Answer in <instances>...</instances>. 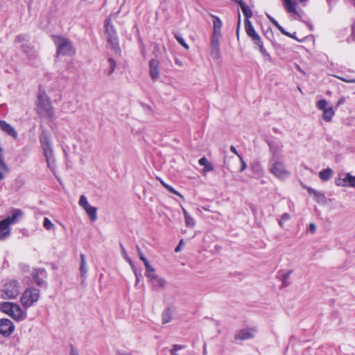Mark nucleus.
<instances>
[{"label":"nucleus","mask_w":355,"mask_h":355,"mask_svg":"<svg viewBox=\"0 0 355 355\" xmlns=\"http://www.w3.org/2000/svg\"><path fill=\"white\" fill-rule=\"evenodd\" d=\"M37 112L42 117L53 119L54 110L45 92H40L37 96Z\"/></svg>","instance_id":"2"},{"label":"nucleus","mask_w":355,"mask_h":355,"mask_svg":"<svg viewBox=\"0 0 355 355\" xmlns=\"http://www.w3.org/2000/svg\"><path fill=\"white\" fill-rule=\"evenodd\" d=\"M290 218V215L288 214H284L282 216V220H284V221H286L288 220H289Z\"/></svg>","instance_id":"58"},{"label":"nucleus","mask_w":355,"mask_h":355,"mask_svg":"<svg viewBox=\"0 0 355 355\" xmlns=\"http://www.w3.org/2000/svg\"><path fill=\"white\" fill-rule=\"evenodd\" d=\"M269 164V171L275 178L284 180L290 177V171L287 170L285 164L279 159H270Z\"/></svg>","instance_id":"5"},{"label":"nucleus","mask_w":355,"mask_h":355,"mask_svg":"<svg viewBox=\"0 0 355 355\" xmlns=\"http://www.w3.org/2000/svg\"><path fill=\"white\" fill-rule=\"evenodd\" d=\"M161 183L162 184L168 191H170L171 193H174L178 196H180V198H183V196L178 191H176L175 189H174V188H173L172 187H171L170 185L166 184L164 181L161 180Z\"/></svg>","instance_id":"46"},{"label":"nucleus","mask_w":355,"mask_h":355,"mask_svg":"<svg viewBox=\"0 0 355 355\" xmlns=\"http://www.w3.org/2000/svg\"><path fill=\"white\" fill-rule=\"evenodd\" d=\"M267 15V17L268 18V19L270 20V21L275 26L278 30L282 33L284 34V35H286L288 37H292V38H294V36L291 34L290 33L286 31L284 28L280 26V24L278 23V21L277 20H275L272 17H271L270 15Z\"/></svg>","instance_id":"26"},{"label":"nucleus","mask_w":355,"mask_h":355,"mask_svg":"<svg viewBox=\"0 0 355 355\" xmlns=\"http://www.w3.org/2000/svg\"><path fill=\"white\" fill-rule=\"evenodd\" d=\"M35 282H36L37 284L40 286H42L45 284V282L40 278L38 279H37Z\"/></svg>","instance_id":"59"},{"label":"nucleus","mask_w":355,"mask_h":355,"mask_svg":"<svg viewBox=\"0 0 355 355\" xmlns=\"http://www.w3.org/2000/svg\"><path fill=\"white\" fill-rule=\"evenodd\" d=\"M105 33L107 35V42L110 44L111 49L115 53H119L120 51V47L119 44V39L117 37V33L111 24V21L110 19H107L105 21Z\"/></svg>","instance_id":"7"},{"label":"nucleus","mask_w":355,"mask_h":355,"mask_svg":"<svg viewBox=\"0 0 355 355\" xmlns=\"http://www.w3.org/2000/svg\"><path fill=\"white\" fill-rule=\"evenodd\" d=\"M8 171V168L3 159L0 157V182L2 181Z\"/></svg>","instance_id":"37"},{"label":"nucleus","mask_w":355,"mask_h":355,"mask_svg":"<svg viewBox=\"0 0 355 355\" xmlns=\"http://www.w3.org/2000/svg\"><path fill=\"white\" fill-rule=\"evenodd\" d=\"M30 58H33L37 57V53L34 50L33 47L31 46L29 44L26 43L20 45L19 46Z\"/></svg>","instance_id":"20"},{"label":"nucleus","mask_w":355,"mask_h":355,"mask_svg":"<svg viewBox=\"0 0 355 355\" xmlns=\"http://www.w3.org/2000/svg\"><path fill=\"white\" fill-rule=\"evenodd\" d=\"M0 311L10 316L17 321H22L26 317L19 305L10 302H3L0 303Z\"/></svg>","instance_id":"4"},{"label":"nucleus","mask_w":355,"mask_h":355,"mask_svg":"<svg viewBox=\"0 0 355 355\" xmlns=\"http://www.w3.org/2000/svg\"><path fill=\"white\" fill-rule=\"evenodd\" d=\"M224 166L229 171H232L235 169V166L234 165V163L237 162V160L234 157H224Z\"/></svg>","instance_id":"31"},{"label":"nucleus","mask_w":355,"mask_h":355,"mask_svg":"<svg viewBox=\"0 0 355 355\" xmlns=\"http://www.w3.org/2000/svg\"><path fill=\"white\" fill-rule=\"evenodd\" d=\"M185 345H173L170 350L171 355H180L178 351L185 349Z\"/></svg>","instance_id":"44"},{"label":"nucleus","mask_w":355,"mask_h":355,"mask_svg":"<svg viewBox=\"0 0 355 355\" xmlns=\"http://www.w3.org/2000/svg\"><path fill=\"white\" fill-rule=\"evenodd\" d=\"M146 269L145 275L146 277L148 278V281L150 282L153 279H154L155 277H157L158 275L155 272V270L153 267L151 266V265L149 263L144 266Z\"/></svg>","instance_id":"24"},{"label":"nucleus","mask_w":355,"mask_h":355,"mask_svg":"<svg viewBox=\"0 0 355 355\" xmlns=\"http://www.w3.org/2000/svg\"><path fill=\"white\" fill-rule=\"evenodd\" d=\"M254 44L259 47L260 52L261 53L263 57L268 61L270 62L272 60L271 56L267 52L266 49L263 45V42L261 40H260V43L254 42Z\"/></svg>","instance_id":"36"},{"label":"nucleus","mask_w":355,"mask_h":355,"mask_svg":"<svg viewBox=\"0 0 355 355\" xmlns=\"http://www.w3.org/2000/svg\"><path fill=\"white\" fill-rule=\"evenodd\" d=\"M152 286L157 290L159 288H163L166 286V280L164 278H162L159 276L155 277L154 279L150 282Z\"/></svg>","instance_id":"23"},{"label":"nucleus","mask_w":355,"mask_h":355,"mask_svg":"<svg viewBox=\"0 0 355 355\" xmlns=\"http://www.w3.org/2000/svg\"><path fill=\"white\" fill-rule=\"evenodd\" d=\"M175 64L178 65L179 67H182L183 66V63L182 61H180L179 59L176 58L175 60Z\"/></svg>","instance_id":"62"},{"label":"nucleus","mask_w":355,"mask_h":355,"mask_svg":"<svg viewBox=\"0 0 355 355\" xmlns=\"http://www.w3.org/2000/svg\"><path fill=\"white\" fill-rule=\"evenodd\" d=\"M23 216V211L19 209H13L12 216L7 217L3 220L10 227L11 225L15 224L19 219Z\"/></svg>","instance_id":"16"},{"label":"nucleus","mask_w":355,"mask_h":355,"mask_svg":"<svg viewBox=\"0 0 355 355\" xmlns=\"http://www.w3.org/2000/svg\"><path fill=\"white\" fill-rule=\"evenodd\" d=\"M211 55L214 60L219 59L220 57V46L211 47Z\"/></svg>","instance_id":"43"},{"label":"nucleus","mask_w":355,"mask_h":355,"mask_svg":"<svg viewBox=\"0 0 355 355\" xmlns=\"http://www.w3.org/2000/svg\"><path fill=\"white\" fill-rule=\"evenodd\" d=\"M10 227L3 221H0V241L8 238L10 235Z\"/></svg>","instance_id":"19"},{"label":"nucleus","mask_w":355,"mask_h":355,"mask_svg":"<svg viewBox=\"0 0 355 355\" xmlns=\"http://www.w3.org/2000/svg\"><path fill=\"white\" fill-rule=\"evenodd\" d=\"M338 78L342 80L343 81H344L345 83H355V79H345L344 78H340V77H338Z\"/></svg>","instance_id":"56"},{"label":"nucleus","mask_w":355,"mask_h":355,"mask_svg":"<svg viewBox=\"0 0 355 355\" xmlns=\"http://www.w3.org/2000/svg\"><path fill=\"white\" fill-rule=\"evenodd\" d=\"M53 38L57 46L58 55H72L75 53V49L70 40L61 36H53Z\"/></svg>","instance_id":"6"},{"label":"nucleus","mask_w":355,"mask_h":355,"mask_svg":"<svg viewBox=\"0 0 355 355\" xmlns=\"http://www.w3.org/2000/svg\"><path fill=\"white\" fill-rule=\"evenodd\" d=\"M79 205L83 209L89 205L87 198L85 196H81L79 200Z\"/></svg>","instance_id":"51"},{"label":"nucleus","mask_w":355,"mask_h":355,"mask_svg":"<svg viewBox=\"0 0 355 355\" xmlns=\"http://www.w3.org/2000/svg\"><path fill=\"white\" fill-rule=\"evenodd\" d=\"M121 250H122V254H123V257L129 263V264L131 266V268H135V265H134L133 262L132 261V260L130 259V258L128 256L124 247L122 245H121Z\"/></svg>","instance_id":"48"},{"label":"nucleus","mask_w":355,"mask_h":355,"mask_svg":"<svg viewBox=\"0 0 355 355\" xmlns=\"http://www.w3.org/2000/svg\"><path fill=\"white\" fill-rule=\"evenodd\" d=\"M345 102V97H342L340 98L338 102H337V106H339L342 104H343Z\"/></svg>","instance_id":"61"},{"label":"nucleus","mask_w":355,"mask_h":355,"mask_svg":"<svg viewBox=\"0 0 355 355\" xmlns=\"http://www.w3.org/2000/svg\"><path fill=\"white\" fill-rule=\"evenodd\" d=\"M40 142L46 158L48 167L54 172L55 167V159L53 154L50 133L43 130L40 135Z\"/></svg>","instance_id":"1"},{"label":"nucleus","mask_w":355,"mask_h":355,"mask_svg":"<svg viewBox=\"0 0 355 355\" xmlns=\"http://www.w3.org/2000/svg\"><path fill=\"white\" fill-rule=\"evenodd\" d=\"M159 62L157 59H152L149 62L150 74L153 80H157L159 77Z\"/></svg>","instance_id":"14"},{"label":"nucleus","mask_w":355,"mask_h":355,"mask_svg":"<svg viewBox=\"0 0 355 355\" xmlns=\"http://www.w3.org/2000/svg\"><path fill=\"white\" fill-rule=\"evenodd\" d=\"M333 175V171L328 168L319 172V177L322 181L329 180Z\"/></svg>","instance_id":"35"},{"label":"nucleus","mask_w":355,"mask_h":355,"mask_svg":"<svg viewBox=\"0 0 355 355\" xmlns=\"http://www.w3.org/2000/svg\"><path fill=\"white\" fill-rule=\"evenodd\" d=\"M267 15V17L268 18V19L270 20V21L275 26L278 30L282 33L284 34V35H286L288 37H292V38H294V36L291 34L290 33L286 31L284 28L280 26V24L278 23V21L277 20H275L272 17H271L270 15Z\"/></svg>","instance_id":"25"},{"label":"nucleus","mask_w":355,"mask_h":355,"mask_svg":"<svg viewBox=\"0 0 355 355\" xmlns=\"http://www.w3.org/2000/svg\"><path fill=\"white\" fill-rule=\"evenodd\" d=\"M327 101L324 99L320 100L317 103V107L323 112L322 116L324 120L326 121H330L335 112L331 107H327Z\"/></svg>","instance_id":"9"},{"label":"nucleus","mask_w":355,"mask_h":355,"mask_svg":"<svg viewBox=\"0 0 355 355\" xmlns=\"http://www.w3.org/2000/svg\"><path fill=\"white\" fill-rule=\"evenodd\" d=\"M316 230V226L315 224L313 223H311L309 225V230L311 232H314Z\"/></svg>","instance_id":"60"},{"label":"nucleus","mask_w":355,"mask_h":355,"mask_svg":"<svg viewBox=\"0 0 355 355\" xmlns=\"http://www.w3.org/2000/svg\"><path fill=\"white\" fill-rule=\"evenodd\" d=\"M183 244H184V241L182 239H181L179 244L177 245V247L175 249V252H178L182 250Z\"/></svg>","instance_id":"55"},{"label":"nucleus","mask_w":355,"mask_h":355,"mask_svg":"<svg viewBox=\"0 0 355 355\" xmlns=\"http://www.w3.org/2000/svg\"><path fill=\"white\" fill-rule=\"evenodd\" d=\"M245 24V28L247 35L251 37L252 41L254 42L260 43L261 37L258 35V33L256 32L255 29L254 28L251 21L248 19H245L244 21Z\"/></svg>","instance_id":"11"},{"label":"nucleus","mask_w":355,"mask_h":355,"mask_svg":"<svg viewBox=\"0 0 355 355\" xmlns=\"http://www.w3.org/2000/svg\"><path fill=\"white\" fill-rule=\"evenodd\" d=\"M137 250L139 259L144 262V266L146 265V264L149 263V261L145 257L144 254L142 253V252L139 246H137Z\"/></svg>","instance_id":"50"},{"label":"nucleus","mask_w":355,"mask_h":355,"mask_svg":"<svg viewBox=\"0 0 355 355\" xmlns=\"http://www.w3.org/2000/svg\"><path fill=\"white\" fill-rule=\"evenodd\" d=\"M133 272H134V274L135 275V277H136V285H137L139 283V281H140V275H139L137 273V269L135 267V268H132Z\"/></svg>","instance_id":"54"},{"label":"nucleus","mask_w":355,"mask_h":355,"mask_svg":"<svg viewBox=\"0 0 355 355\" xmlns=\"http://www.w3.org/2000/svg\"><path fill=\"white\" fill-rule=\"evenodd\" d=\"M175 37L176 40L178 42V43L182 46L184 49H189V45L185 42L184 40L182 37L181 34L180 33H175Z\"/></svg>","instance_id":"45"},{"label":"nucleus","mask_w":355,"mask_h":355,"mask_svg":"<svg viewBox=\"0 0 355 355\" xmlns=\"http://www.w3.org/2000/svg\"><path fill=\"white\" fill-rule=\"evenodd\" d=\"M43 225L44 228L47 230H51L54 226V225L48 218H44Z\"/></svg>","instance_id":"49"},{"label":"nucleus","mask_w":355,"mask_h":355,"mask_svg":"<svg viewBox=\"0 0 355 355\" xmlns=\"http://www.w3.org/2000/svg\"><path fill=\"white\" fill-rule=\"evenodd\" d=\"M0 129L7 135L12 137L14 139H17L18 137V134L15 129L5 121H0Z\"/></svg>","instance_id":"15"},{"label":"nucleus","mask_w":355,"mask_h":355,"mask_svg":"<svg viewBox=\"0 0 355 355\" xmlns=\"http://www.w3.org/2000/svg\"><path fill=\"white\" fill-rule=\"evenodd\" d=\"M185 224L188 227L193 228L196 225L194 218L190 215H187L184 217Z\"/></svg>","instance_id":"42"},{"label":"nucleus","mask_w":355,"mask_h":355,"mask_svg":"<svg viewBox=\"0 0 355 355\" xmlns=\"http://www.w3.org/2000/svg\"><path fill=\"white\" fill-rule=\"evenodd\" d=\"M267 15V17L268 18V19L270 20V21L275 26L278 30L282 33L284 34V35H286L288 37H292V38H294V36L291 34L290 33L286 31L284 28L280 26V24L278 23V21L277 20H275L272 17H271L270 15Z\"/></svg>","instance_id":"28"},{"label":"nucleus","mask_w":355,"mask_h":355,"mask_svg":"<svg viewBox=\"0 0 355 355\" xmlns=\"http://www.w3.org/2000/svg\"><path fill=\"white\" fill-rule=\"evenodd\" d=\"M70 355H78L77 351L74 348H71Z\"/></svg>","instance_id":"63"},{"label":"nucleus","mask_w":355,"mask_h":355,"mask_svg":"<svg viewBox=\"0 0 355 355\" xmlns=\"http://www.w3.org/2000/svg\"><path fill=\"white\" fill-rule=\"evenodd\" d=\"M162 322L164 324L168 323L171 320V313L169 309L165 310L162 313Z\"/></svg>","instance_id":"41"},{"label":"nucleus","mask_w":355,"mask_h":355,"mask_svg":"<svg viewBox=\"0 0 355 355\" xmlns=\"http://www.w3.org/2000/svg\"><path fill=\"white\" fill-rule=\"evenodd\" d=\"M28 37L26 35H18L14 41L15 45L19 48V46L23 44L27 43Z\"/></svg>","instance_id":"38"},{"label":"nucleus","mask_w":355,"mask_h":355,"mask_svg":"<svg viewBox=\"0 0 355 355\" xmlns=\"http://www.w3.org/2000/svg\"><path fill=\"white\" fill-rule=\"evenodd\" d=\"M221 35L212 33L211 39V47L220 46V38Z\"/></svg>","instance_id":"40"},{"label":"nucleus","mask_w":355,"mask_h":355,"mask_svg":"<svg viewBox=\"0 0 355 355\" xmlns=\"http://www.w3.org/2000/svg\"><path fill=\"white\" fill-rule=\"evenodd\" d=\"M336 184L340 187L350 186L352 187H355V176H353L349 173H347L345 178H339L337 179L336 180Z\"/></svg>","instance_id":"13"},{"label":"nucleus","mask_w":355,"mask_h":355,"mask_svg":"<svg viewBox=\"0 0 355 355\" xmlns=\"http://www.w3.org/2000/svg\"><path fill=\"white\" fill-rule=\"evenodd\" d=\"M308 193L314 197L315 201L320 204H325L327 198L324 194L320 191H316L311 187H306Z\"/></svg>","instance_id":"18"},{"label":"nucleus","mask_w":355,"mask_h":355,"mask_svg":"<svg viewBox=\"0 0 355 355\" xmlns=\"http://www.w3.org/2000/svg\"><path fill=\"white\" fill-rule=\"evenodd\" d=\"M255 332L256 329L254 328L243 329L235 335V338L241 340H248L254 336Z\"/></svg>","instance_id":"12"},{"label":"nucleus","mask_w":355,"mask_h":355,"mask_svg":"<svg viewBox=\"0 0 355 355\" xmlns=\"http://www.w3.org/2000/svg\"><path fill=\"white\" fill-rule=\"evenodd\" d=\"M198 163L200 166H203L204 171L205 172H209L214 171V168L213 165L208 161V159L205 157H202L198 161Z\"/></svg>","instance_id":"32"},{"label":"nucleus","mask_w":355,"mask_h":355,"mask_svg":"<svg viewBox=\"0 0 355 355\" xmlns=\"http://www.w3.org/2000/svg\"><path fill=\"white\" fill-rule=\"evenodd\" d=\"M267 15V17L268 18V19L270 20V21L275 26L278 30L282 33L284 34V35H286L288 37H292V38H294V36L291 34L290 33L286 31L284 28L280 26V24L278 23V21L277 20H275L272 17H271L270 15Z\"/></svg>","instance_id":"29"},{"label":"nucleus","mask_w":355,"mask_h":355,"mask_svg":"<svg viewBox=\"0 0 355 355\" xmlns=\"http://www.w3.org/2000/svg\"><path fill=\"white\" fill-rule=\"evenodd\" d=\"M236 2L239 4L241 8V10L244 15V16L245 17V19H248L252 17V12L251 10V9L249 8L248 6L246 5V3L243 1L242 0H236Z\"/></svg>","instance_id":"22"},{"label":"nucleus","mask_w":355,"mask_h":355,"mask_svg":"<svg viewBox=\"0 0 355 355\" xmlns=\"http://www.w3.org/2000/svg\"><path fill=\"white\" fill-rule=\"evenodd\" d=\"M20 285L15 279H6L0 289L1 297L5 300H13L19 294Z\"/></svg>","instance_id":"3"},{"label":"nucleus","mask_w":355,"mask_h":355,"mask_svg":"<svg viewBox=\"0 0 355 355\" xmlns=\"http://www.w3.org/2000/svg\"><path fill=\"white\" fill-rule=\"evenodd\" d=\"M212 17V23H213V32L214 34H219L221 35V28L223 26V23L221 20L215 15H211Z\"/></svg>","instance_id":"21"},{"label":"nucleus","mask_w":355,"mask_h":355,"mask_svg":"<svg viewBox=\"0 0 355 355\" xmlns=\"http://www.w3.org/2000/svg\"><path fill=\"white\" fill-rule=\"evenodd\" d=\"M270 151L272 153L271 159H279L280 156L282 145L277 144L273 141H268Z\"/></svg>","instance_id":"17"},{"label":"nucleus","mask_w":355,"mask_h":355,"mask_svg":"<svg viewBox=\"0 0 355 355\" xmlns=\"http://www.w3.org/2000/svg\"><path fill=\"white\" fill-rule=\"evenodd\" d=\"M107 62L109 63L110 67H109V69L107 71V76H110L114 71L116 67V62L113 58H110L107 60Z\"/></svg>","instance_id":"39"},{"label":"nucleus","mask_w":355,"mask_h":355,"mask_svg":"<svg viewBox=\"0 0 355 355\" xmlns=\"http://www.w3.org/2000/svg\"><path fill=\"white\" fill-rule=\"evenodd\" d=\"M284 5L287 12L297 14V3L293 0H283Z\"/></svg>","instance_id":"30"},{"label":"nucleus","mask_w":355,"mask_h":355,"mask_svg":"<svg viewBox=\"0 0 355 355\" xmlns=\"http://www.w3.org/2000/svg\"><path fill=\"white\" fill-rule=\"evenodd\" d=\"M239 160L241 162V168H240V171L241 172H243V171L245 170V168H247V164L246 163L244 162L243 157L241 156H239Z\"/></svg>","instance_id":"52"},{"label":"nucleus","mask_w":355,"mask_h":355,"mask_svg":"<svg viewBox=\"0 0 355 355\" xmlns=\"http://www.w3.org/2000/svg\"><path fill=\"white\" fill-rule=\"evenodd\" d=\"M182 213L184 214V217L187 216V215H189V214L187 212V211L183 207H182Z\"/></svg>","instance_id":"64"},{"label":"nucleus","mask_w":355,"mask_h":355,"mask_svg":"<svg viewBox=\"0 0 355 355\" xmlns=\"http://www.w3.org/2000/svg\"><path fill=\"white\" fill-rule=\"evenodd\" d=\"M44 273L45 271L43 269H34L33 271L32 272V276L35 281H36L37 279H39L40 275H44Z\"/></svg>","instance_id":"47"},{"label":"nucleus","mask_w":355,"mask_h":355,"mask_svg":"<svg viewBox=\"0 0 355 355\" xmlns=\"http://www.w3.org/2000/svg\"><path fill=\"white\" fill-rule=\"evenodd\" d=\"M80 276H81V277L84 278L85 275H86V273L87 272V266L85 256L83 254H80Z\"/></svg>","instance_id":"34"},{"label":"nucleus","mask_w":355,"mask_h":355,"mask_svg":"<svg viewBox=\"0 0 355 355\" xmlns=\"http://www.w3.org/2000/svg\"><path fill=\"white\" fill-rule=\"evenodd\" d=\"M15 326L9 319H0V334L8 337L14 331Z\"/></svg>","instance_id":"10"},{"label":"nucleus","mask_w":355,"mask_h":355,"mask_svg":"<svg viewBox=\"0 0 355 355\" xmlns=\"http://www.w3.org/2000/svg\"><path fill=\"white\" fill-rule=\"evenodd\" d=\"M230 150L239 158V156L241 155L239 154L238 151L234 146H230Z\"/></svg>","instance_id":"57"},{"label":"nucleus","mask_w":355,"mask_h":355,"mask_svg":"<svg viewBox=\"0 0 355 355\" xmlns=\"http://www.w3.org/2000/svg\"><path fill=\"white\" fill-rule=\"evenodd\" d=\"M267 15V17L268 18V19L270 20V21L275 26L278 30L282 33L284 34V35H286L288 37H292V38H294V36L291 34L290 33L286 31L284 28L280 26V24L278 23V21L277 20H275L272 17H271L270 15Z\"/></svg>","instance_id":"27"},{"label":"nucleus","mask_w":355,"mask_h":355,"mask_svg":"<svg viewBox=\"0 0 355 355\" xmlns=\"http://www.w3.org/2000/svg\"><path fill=\"white\" fill-rule=\"evenodd\" d=\"M116 355H132V354L128 351L118 349L116 351Z\"/></svg>","instance_id":"53"},{"label":"nucleus","mask_w":355,"mask_h":355,"mask_svg":"<svg viewBox=\"0 0 355 355\" xmlns=\"http://www.w3.org/2000/svg\"><path fill=\"white\" fill-rule=\"evenodd\" d=\"M40 297L38 288H28L25 290L21 297V302L24 307L29 308L37 302Z\"/></svg>","instance_id":"8"},{"label":"nucleus","mask_w":355,"mask_h":355,"mask_svg":"<svg viewBox=\"0 0 355 355\" xmlns=\"http://www.w3.org/2000/svg\"><path fill=\"white\" fill-rule=\"evenodd\" d=\"M85 211L90 218L92 221H96L97 219L96 211L97 209L94 207L91 206L90 205L84 208Z\"/></svg>","instance_id":"33"}]
</instances>
